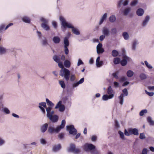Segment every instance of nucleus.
<instances>
[{
  "instance_id": "1",
  "label": "nucleus",
  "mask_w": 154,
  "mask_h": 154,
  "mask_svg": "<svg viewBox=\"0 0 154 154\" xmlns=\"http://www.w3.org/2000/svg\"><path fill=\"white\" fill-rule=\"evenodd\" d=\"M60 20L61 22L62 26L63 27L64 29H65L66 27L72 29V31L73 33L76 35H79L80 33L79 30L75 28H74V27L70 23H69L66 21L65 19L62 17H60Z\"/></svg>"
},
{
  "instance_id": "2",
  "label": "nucleus",
  "mask_w": 154,
  "mask_h": 154,
  "mask_svg": "<svg viewBox=\"0 0 154 154\" xmlns=\"http://www.w3.org/2000/svg\"><path fill=\"white\" fill-rule=\"evenodd\" d=\"M96 147L91 143H86L84 146V150L86 152L90 151L91 154H100V152L95 149Z\"/></svg>"
},
{
  "instance_id": "3",
  "label": "nucleus",
  "mask_w": 154,
  "mask_h": 154,
  "mask_svg": "<svg viewBox=\"0 0 154 154\" xmlns=\"http://www.w3.org/2000/svg\"><path fill=\"white\" fill-rule=\"evenodd\" d=\"M70 71L68 69L64 68L60 71V75L63 77L65 80L68 81L69 79Z\"/></svg>"
},
{
  "instance_id": "4",
  "label": "nucleus",
  "mask_w": 154,
  "mask_h": 154,
  "mask_svg": "<svg viewBox=\"0 0 154 154\" xmlns=\"http://www.w3.org/2000/svg\"><path fill=\"white\" fill-rule=\"evenodd\" d=\"M60 131L57 126L55 128L53 125H50L48 127L47 131L48 133L52 134L54 133H57Z\"/></svg>"
},
{
  "instance_id": "5",
  "label": "nucleus",
  "mask_w": 154,
  "mask_h": 154,
  "mask_svg": "<svg viewBox=\"0 0 154 154\" xmlns=\"http://www.w3.org/2000/svg\"><path fill=\"white\" fill-rule=\"evenodd\" d=\"M63 42L64 44L65 54L66 55H67L69 52L68 47L69 45V42L68 38L67 37H66L64 38Z\"/></svg>"
},
{
  "instance_id": "6",
  "label": "nucleus",
  "mask_w": 154,
  "mask_h": 154,
  "mask_svg": "<svg viewBox=\"0 0 154 154\" xmlns=\"http://www.w3.org/2000/svg\"><path fill=\"white\" fill-rule=\"evenodd\" d=\"M67 129L69 131L70 134L75 135L77 133V130L74 128L73 125L66 126Z\"/></svg>"
},
{
  "instance_id": "7",
  "label": "nucleus",
  "mask_w": 154,
  "mask_h": 154,
  "mask_svg": "<svg viewBox=\"0 0 154 154\" xmlns=\"http://www.w3.org/2000/svg\"><path fill=\"white\" fill-rule=\"evenodd\" d=\"M67 129L69 131L70 134L75 135L77 133V130L74 128L73 125L66 126Z\"/></svg>"
},
{
  "instance_id": "8",
  "label": "nucleus",
  "mask_w": 154,
  "mask_h": 154,
  "mask_svg": "<svg viewBox=\"0 0 154 154\" xmlns=\"http://www.w3.org/2000/svg\"><path fill=\"white\" fill-rule=\"evenodd\" d=\"M123 59L121 61H120V63L122 66H124L127 64V61H130L131 59L125 55H123Z\"/></svg>"
},
{
  "instance_id": "9",
  "label": "nucleus",
  "mask_w": 154,
  "mask_h": 154,
  "mask_svg": "<svg viewBox=\"0 0 154 154\" xmlns=\"http://www.w3.org/2000/svg\"><path fill=\"white\" fill-rule=\"evenodd\" d=\"M128 0H119L117 2V6L118 8H120L122 5L124 6H126L128 4Z\"/></svg>"
},
{
  "instance_id": "10",
  "label": "nucleus",
  "mask_w": 154,
  "mask_h": 154,
  "mask_svg": "<svg viewBox=\"0 0 154 154\" xmlns=\"http://www.w3.org/2000/svg\"><path fill=\"white\" fill-rule=\"evenodd\" d=\"M48 118L53 123H56L59 120L58 116L56 115H54L53 116H51Z\"/></svg>"
},
{
  "instance_id": "11",
  "label": "nucleus",
  "mask_w": 154,
  "mask_h": 154,
  "mask_svg": "<svg viewBox=\"0 0 154 154\" xmlns=\"http://www.w3.org/2000/svg\"><path fill=\"white\" fill-rule=\"evenodd\" d=\"M102 44L99 43L97 46V54H102L103 53L104 51L102 48Z\"/></svg>"
},
{
  "instance_id": "12",
  "label": "nucleus",
  "mask_w": 154,
  "mask_h": 154,
  "mask_svg": "<svg viewBox=\"0 0 154 154\" xmlns=\"http://www.w3.org/2000/svg\"><path fill=\"white\" fill-rule=\"evenodd\" d=\"M150 19V17L149 16H146L144 19L143 20L142 23V26L143 27H145L146 26L149 21Z\"/></svg>"
},
{
  "instance_id": "13",
  "label": "nucleus",
  "mask_w": 154,
  "mask_h": 154,
  "mask_svg": "<svg viewBox=\"0 0 154 154\" xmlns=\"http://www.w3.org/2000/svg\"><path fill=\"white\" fill-rule=\"evenodd\" d=\"M102 32L103 35L106 36H108L109 35V30L108 28L104 27L103 28Z\"/></svg>"
},
{
  "instance_id": "14",
  "label": "nucleus",
  "mask_w": 154,
  "mask_h": 154,
  "mask_svg": "<svg viewBox=\"0 0 154 154\" xmlns=\"http://www.w3.org/2000/svg\"><path fill=\"white\" fill-rule=\"evenodd\" d=\"M128 132L131 134H133L137 136L139 135L138 130L136 128L130 129L128 130Z\"/></svg>"
},
{
  "instance_id": "15",
  "label": "nucleus",
  "mask_w": 154,
  "mask_h": 154,
  "mask_svg": "<svg viewBox=\"0 0 154 154\" xmlns=\"http://www.w3.org/2000/svg\"><path fill=\"white\" fill-rule=\"evenodd\" d=\"M41 44L42 46L44 47L46 46L49 45L46 38L45 37H43L41 40Z\"/></svg>"
},
{
  "instance_id": "16",
  "label": "nucleus",
  "mask_w": 154,
  "mask_h": 154,
  "mask_svg": "<svg viewBox=\"0 0 154 154\" xmlns=\"http://www.w3.org/2000/svg\"><path fill=\"white\" fill-rule=\"evenodd\" d=\"M144 10L141 8H138L136 11L137 15L139 16H142L144 14Z\"/></svg>"
},
{
  "instance_id": "17",
  "label": "nucleus",
  "mask_w": 154,
  "mask_h": 154,
  "mask_svg": "<svg viewBox=\"0 0 154 154\" xmlns=\"http://www.w3.org/2000/svg\"><path fill=\"white\" fill-rule=\"evenodd\" d=\"M48 124L47 123L43 125L41 127V131L43 133L45 132L48 128Z\"/></svg>"
},
{
  "instance_id": "18",
  "label": "nucleus",
  "mask_w": 154,
  "mask_h": 154,
  "mask_svg": "<svg viewBox=\"0 0 154 154\" xmlns=\"http://www.w3.org/2000/svg\"><path fill=\"white\" fill-rule=\"evenodd\" d=\"M114 97V94H111L108 95L107 94H105L103 96L102 99L104 100H107L109 99H112Z\"/></svg>"
},
{
  "instance_id": "19",
  "label": "nucleus",
  "mask_w": 154,
  "mask_h": 154,
  "mask_svg": "<svg viewBox=\"0 0 154 154\" xmlns=\"http://www.w3.org/2000/svg\"><path fill=\"white\" fill-rule=\"evenodd\" d=\"M61 148V145L58 144L57 145H55L53 146L52 150L54 152H56L60 150Z\"/></svg>"
},
{
  "instance_id": "20",
  "label": "nucleus",
  "mask_w": 154,
  "mask_h": 154,
  "mask_svg": "<svg viewBox=\"0 0 154 154\" xmlns=\"http://www.w3.org/2000/svg\"><path fill=\"white\" fill-rule=\"evenodd\" d=\"M107 14L106 13H105L103 16L101 17L100 20L99 24L100 25L104 21L106 20L107 17Z\"/></svg>"
},
{
  "instance_id": "21",
  "label": "nucleus",
  "mask_w": 154,
  "mask_h": 154,
  "mask_svg": "<svg viewBox=\"0 0 154 154\" xmlns=\"http://www.w3.org/2000/svg\"><path fill=\"white\" fill-rule=\"evenodd\" d=\"M52 40L54 43L55 44H59L60 41V38L57 36H54L52 39Z\"/></svg>"
},
{
  "instance_id": "22",
  "label": "nucleus",
  "mask_w": 154,
  "mask_h": 154,
  "mask_svg": "<svg viewBox=\"0 0 154 154\" xmlns=\"http://www.w3.org/2000/svg\"><path fill=\"white\" fill-rule=\"evenodd\" d=\"M66 124V121L65 119H63L61 122V123L60 125H58L57 126L60 131V130L63 128L65 127Z\"/></svg>"
},
{
  "instance_id": "23",
  "label": "nucleus",
  "mask_w": 154,
  "mask_h": 154,
  "mask_svg": "<svg viewBox=\"0 0 154 154\" xmlns=\"http://www.w3.org/2000/svg\"><path fill=\"white\" fill-rule=\"evenodd\" d=\"M131 8L130 7L127 8L123 11V14L124 16H127L130 12Z\"/></svg>"
},
{
  "instance_id": "24",
  "label": "nucleus",
  "mask_w": 154,
  "mask_h": 154,
  "mask_svg": "<svg viewBox=\"0 0 154 154\" xmlns=\"http://www.w3.org/2000/svg\"><path fill=\"white\" fill-rule=\"evenodd\" d=\"M47 23H42L41 25L42 28L46 31L50 29L49 27L47 25Z\"/></svg>"
},
{
  "instance_id": "25",
  "label": "nucleus",
  "mask_w": 154,
  "mask_h": 154,
  "mask_svg": "<svg viewBox=\"0 0 154 154\" xmlns=\"http://www.w3.org/2000/svg\"><path fill=\"white\" fill-rule=\"evenodd\" d=\"M22 20L24 22L26 23H29L30 22V19L26 16H23L22 18Z\"/></svg>"
},
{
  "instance_id": "26",
  "label": "nucleus",
  "mask_w": 154,
  "mask_h": 154,
  "mask_svg": "<svg viewBox=\"0 0 154 154\" xmlns=\"http://www.w3.org/2000/svg\"><path fill=\"white\" fill-rule=\"evenodd\" d=\"M124 94H122L119 97V103L121 105H122L123 104L124 100Z\"/></svg>"
},
{
  "instance_id": "27",
  "label": "nucleus",
  "mask_w": 154,
  "mask_h": 154,
  "mask_svg": "<svg viewBox=\"0 0 154 154\" xmlns=\"http://www.w3.org/2000/svg\"><path fill=\"white\" fill-rule=\"evenodd\" d=\"M122 36H123L124 39L125 40H128L129 38V35L128 33L126 32H125L122 33Z\"/></svg>"
},
{
  "instance_id": "28",
  "label": "nucleus",
  "mask_w": 154,
  "mask_h": 154,
  "mask_svg": "<svg viewBox=\"0 0 154 154\" xmlns=\"http://www.w3.org/2000/svg\"><path fill=\"white\" fill-rule=\"evenodd\" d=\"M65 66L66 68H69L70 66L71 63L68 60H65L64 62Z\"/></svg>"
},
{
  "instance_id": "29",
  "label": "nucleus",
  "mask_w": 154,
  "mask_h": 154,
  "mask_svg": "<svg viewBox=\"0 0 154 154\" xmlns=\"http://www.w3.org/2000/svg\"><path fill=\"white\" fill-rule=\"evenodd\" d=\"M75 149V146L74 144H71L70 145V148L67 149L68 152H73Z\"/></svg>"
},
{
  "instance_id": "30",
  "label": "nucleus",
  "mask_w": 154,
  "mask_h": 154,
  "mask_svg": "<svg viewBox=\"0 0 154 154\" xmlns=\"http://www.w3.org/2000/svg\"><path fill=\"white\" fill-rule=\"evenodd\" d=\"M53 60L56 63H59L60 61V57L57 55H54L53 57Z\"/></svg>"
},
{
  "instance_id": "31",
  "label": "nucleus",
  "mask_w": 154,
  "mask_h": 154,
  "mask_svg": "<svg viewBox=\"0 0 154 154\" xmlns=\"http://www.w3.org/2000/svg\"><path fill=\"white\" fill-rule=\"evenodd\" d=\"M109 21L111 23H114V22L116 20V18L115 16V15H112L109 18Z\"/></svg>"
},
{
  "instance_id": "32",
  "label": "nucleus",
  "mask_w": 154,
  "mask_h": 154,
  "mask_svg": "<svg viewBox=\"0 0 154 154\" xmlns=\"http://www.w3.org/2000/svg\"><path fill=\"white\" fill-rule=\"evenodd\" d=\"M134 72L131 70H128L126 73L127 76L128 77H131L134 75Z\"/></svg>"
},
{
  "instance_id": "33",
  "label": "nucleus",
  "mask_w": 154,
  "mask_h": 154,
  "mask_svg": "<svg viewBox=\"0 0 154 154\" xmlns=\"http://www.w3.org/2000/svg\"><path fill=\"white\" fill-rule=\"evenodd\" d=\"M46 101L47 105L51 107H53L54 106V104L48 98L46 99Z\"/></svg>"
},
{
  "instance_id": "34",
  "label": "nucleus",
  "mask_w": 154,
  "mask_h": 154,
  "mask_svg": "<svg viewBox=\"0 0 154 154\" xmlns=\"http://www.w3.org/2000/svg\"><path fill=\"white\" fill-rule=\"evenodd\" d=\"M138 44V42L137 40H134V41L132 46V49L133 50H135L136 49V45Z\"/></svg>"
},
{
  "instance_id": "35",
  "label": "nucleus",
  "mask_w": 154,
  "mask_h": 154,
  "mask_svg": "<svg viewBox=\"0 0 154 154\" xmlns=\"http://www.w3.org/2000/svg\"><path fill=\"white\" fill-rule=\"evenodd\" d=\"M6 49L3 47L0 46V54H2L5 53Z\"/></svg>"
},
{
  "instance_id": "36",
  "label": "nucleus",
  "mask_w": 154,
  "mask_h": 154,
  "mask_svg": "<svg viewBox=\"0 0 154 154\" xmlns=\"http://www.w3.org/2000/svg\"><path fill=\"white\" fill-rule=\"evenodd\" d=\"M139 77L141 80H143L146 79L147 76L146 74L142 73L140 75Z\"/></svg>"
},
{
  "instance_id": "37",
  "label": "nucleus",
  "mask_w": 154,
  "mask_h": 154,
  "mask_svg": "<svg viewBox=\"0 0 154 154\" xmlns=\"http://www.w3.org/2000/svg\"><path fill=\"white\" fill-rule=\"evenodd\" d=\"M59 84L60 85L61 87L63 89L65 88L66 85L65 82L63 81H59Z\"/></svg>"
},
{
  "instance_id": "38",
  "label": "nucleus",
  "mask_w": 154,
  "mask_h": 154,
  "mask_svg": "<svg viewBox=\"0 0 154 154\" xmlns=\"http://www.w3.org/2000/svg\"><path fill=\"white\" fill-rule=\"evenodd\" d=\"M113 91L111 86H109L107 89V93L109 95L111 94H114L113 93Z\"/></svg>"
},
{
  "instance_id": "39",
  "label": "nucleus",
  "mask_w": 154,
  "mask_h": 154,
  "mask_svg": "<svg viewBox=\"0 0 154 154\" xmlns=\"http://www.w3.org/2000/svg\"><path fill=\"white\" fill-rule=\"evenodd\" d=\"M112 55L114 57H116L119 55V52L117 51L114 50L112 52Z\"/></svg>"
},
{
  "instance_id": "40",
  "label": "nucleus",
  "mask_w": 154,
  "mask_h": 154,
  "mask_svg": "<svg viewBox=\"0 0 154 154\" xmlns=\"http://www.w3.org/2000/svg\"><path fill=\"white\" fill-rule=\"evenodd\" d=\"M121 60L119 58L117 57L114 59L113 62L115 64H117L120 63Z\"/></svg>"
},
{
  "instance_id": "41",
  "label": "nucleus",
  "mask_w": 154,
  "mask_h": 154,
  "mask_svg": "<svg viewBox=\"0 0 154 154\" xmlns=\"http://www.w3.org/2000/svg\"><path fill=\"white\" fill-rule=\"evenodd\" d=\"M147 121L150 125H154V121L152 120L151 118L150 117H148L147 118Z\"/></svg>"
},
{
  "instance_id": "42",
  "label": "nucleus",
  "mask_w": 154,
  "mask_h": 154,
  "mask_svg": "<svg viewBox=\"0 0 154 154\" xmlns=\"http://www.w3.org/2000/svg\"><path fill=\"white\" fill-rule=\"evenodd\" d=\"M70 80L71 82H74L76 79V77L74 74L71 75L69 77Z\"/></svg>"
},
{
  "instance_id": "43",
  "label": "nucleus",
  "mask_w": 154,
  "mask_h": 154,
  "mask_svg": "<svg viewBox=\"0 0 154 154\" xmlns=\"http://www.w3.org/2000/svg\"><path fill=\"white\" fill-rule=\"evenodd\" d=\"M117 31L116 28H113L111 30V33L112 35H115L117 33Z\"/></svg>"
},
{
  "instance_id": "44",
  "label": "nucleus",
  "mask_w": 154,
  "mask_h": 154,
  "mask_svg": "<svg viewBox=\"0 0 154 154\" xmlns=\"http://www.w3.org/2000/svg\"><path fill=\"white\" fill-rule=\"evenodd\" d=\"M144 63L146 66L149 69H152V66L150 64H149L147 61H144Z\"/></svg>"
},
{
  "instance_id": "45",
  "label": "nucleus",
  "mask_w": 154,
  "mask_h": 154,
  "mask_svg": "<svg viewBox=\"0 0 154 154\" xmlns=\"http://www.w3.org/2000/svg\"><path fill=\"white\" fill-rule=\"evenodd\" d=\"M147 112V109H145L142 110L140 112V115L141 116H143L144 113H146Z\"/></svg>"
},
{
  "instance_id": "46",
  "label": "nucleus",
  "mask_w": 154,
  "mask_h": 154,
  "mask_svg": "<svg viewBox=\"0 0 154 154\" xmlns=\"http://www.w3.org/2000/svg\"><path fill=\"white\" fill-rule=\"evenodd\" d=\"M122 92L124 94V97L128 95V90L126 88H125L122 90Z\"/></svg>"
},
{
  "instance_id": "47",
  "label": "nucleus",
  "mask_w": 154,
  "mask_h": 154,
  "mask_svg": "<svg viewBox=\"0 0 154 154\" xmlns=\"http://www.w3.org/2000/svg\"><path fill=\"white\" fill-rule=\"evenodd\" d=\"M138 2L137 0H134L132 1L131 3V5L132 6H134L136 5L138 3Z\"/></svg>"
},
{
  "instance_id": "48",
  "label": "nucleus",
  "mask_w": 154,
  "mask_h": 154,
  "mask_svg": "<svg viewBox=\"0 0 154 154\" xmlns=\"http://www.w3.org/2000/svg\"><path fill=\"white\" fill-rule=\"evenodd\" d=\"M118 133L119 134L121 138L122 139H124L125 136L124 135V133L120 131H119Z\"/></svg>"
},
{
  "instance_id": "49",
  "label": "nucleus",
  "mask_w": 154,
  "mask_h": 154,
  "mask_svg": "<svg viewBox=\"0 0 154 154\" xmlns=\"http://www.w3.org/2000/svg\"><path fill=\"white\" fill-rule=\"evenodd\" d=\"M62 105V101L60 100L57 103V105L55 107V109H57L59 108Z\"/></svg>"
},
{
  "instance_id": "50",
  "label": "nucleus",
  "mask_w": 154,
  "mask_h": 154,
  "mask_svg": "<svg viewBox=\"0 0 154 154\" xmlns=\"http://www.w3.org/2000/svg\"><path fill=\"white\" fill-rule=\"evenodd\" d=\"M65 109V107L63 105H62L59 108V111L60 112H62L64 111Z\"/></svg>"
},
{
  "instance_id": "51",
  "label": "nucleus",
  "mask_w": 154,
  "mask_h": 154,
  "mask_svg": "<svg viewBox=\"0 0 154 154\" xmlns=\"http://www.w3.org/2000/svg\"><path fill=\"white\" fill-rule=\"evenodd\" d=\"M139 138L141 139H143L146 138L144 134L143 133H141L140 134Z\"/></svg>"
},
{
  "instance_id": "52",
  "label": "nucleus",
  "mask_w": 154,
  "mask_h": 154,
  "mask_svg": "<svg viewBox=\"0 0 154 154\" xmlns=\"http://www.w3.org/2000/svg\"><path fill=\"white\" fill-rule=\"evenodd\" d=\"M5 141L4 139L0 137V146H2L5 144Z\"/></svg>"
},
{
  "instance_id": "53",
  "label": "nucleus",
  "mask_w": 154,
  "mask_h": 154,
  "mask_svg": "<svg viewBox=\"0 0 154 154\" xmlns=\"http://www.w3.org/2000/svg\"><path fill=\"white\" fill-rule=\"evenodd\" d=\"M3 111L6 114H9L10 113V111L7 108H3Z\"/></svg>"
},
{
  "instance_id": "54",
  "label": "nucleus",
  "mask_w": 154,
  "mask_h": 154,
  "mask_svg": "<svg viewBox=\"0 0 154 154\" xmlns=\"http://www.w3.org/2000/svg\"><path fill=\"white\" fill-rule=\"evenodd\" d=\"M145 92L146 94L150 97L152 96L154 94V93L153 92H148L146 90H145Z\"/></svg>"
},
{
  "instance_id": "55",
  "label": "nucleus",
  "mask_w": 154,
  "mask_h": 154,
  "mask_svg": "<svg viewBox=\"0 0 154 154\" xmlns=\"http://www.w3.org/2000/svg\"><path fill=\"white\" fill-rule=\"evenodd\" d=\"M103 61H102L97 62V63H96V65L98 67H100L101 66L103 65Z\"/></svg>"
},
{
  "instance_id": "56",
  "label": "nucleus",
  "mask_w": 154,
  "mask_h": 154,
  "mask_svg": "<svg viewBox=\"0 0 154 154\" xmlns=\"http://www.w3.org/2000/svg\"><path fill=\"white\" fill-rule=\"evenodd\" d=\"M52 107H50L46 108V110L47 112V116L49 115L48 114L50 112V111L52 109Z\"/></svg>"
},
{
  "instance_id": "57",
  "label": "nucleus",
  "mask_w": 154,
  "mask_h": 154,
  "mask_svg": "<svg viewBox=\"0 0 154 154\" xmlns=\"http://www.w3.org/2000/svg\"><path fill=\"white\" fill-rule=\"evenodd\" d=\"M64 136V134L63 133H60L58 135V137L60 140L62 139Z\"/></svg>"
},
{
  "instance_id": "58",
  "label": "nucleus",
  "mask_w": 154,
  "mask_h": 154,
  "mask_svg": "<svg viewBox=\"0 0 154 154\" xmlns=\"http://www.w3.org/2000/svg\"><path fill=\"white\" fill-rule=\"evenodd\" d=\"M127 80V78L125 76H123L122 77L120 78V82H123L124 81H125Z\"/></svg>"
},
{
  "instance_id": "59",
  "label": "nucleus",
  "mask_w": 154,
  "mask_h": 154,
  "mask_svg": "<svg viewBox=\"0 0 154 154\" xmlns=\"http://www.w3.org/2000/svg\"><path fill=\"white\" fill-rule=\"evenodd\" d=\"M118 72H117L116 73H113L112 74V75L113 76L114 78H115L116 79H118L119 78V77L118 76Z\"/></svg>"
},
{
  "instance_id": "60",
  "label": "nucleus",
  "mask_w": 154,
  "mask_h": 154,
  "mask_svg": "<svg viewBox=\"0 0 154 154\" xmlns=\"http://www.w3.org/2000/svg\"><path fill=\"white\" fill-rule=\"evenodd\" d=\"M39 105L40 106H42L45 108H46V103L45 102H42L41 103H39Z\"/></svg>"
},
{
  "instance_id": "61",
  "label": "nucleus",
  "mask_w": 154,
  "mask_h": 154,
  "mask_svg": "<svg viewBox=\"0 0 154 154\" xmlns=\"http://www.w3.org/2000/svg\"><path fill=\"white\" fill-rule=\"evenodd\" d=\"M41 20L42 21L44 22V23H48V20L45 19L43 17H42L41 18Z\"/></svg>"
},
{
  "instance_id": "62",
  "label": "nucleus",
  "mask_w": 154,
  "mask_h": 154,
  "mask_svg": "<svg viewBox=\"0 0 154 154\" xmlns=\"http://www.w3.org/2000/svg\"><path fill=\"white\" fill-rule=\"evenodd\" d=\"M79 85L78 82H74L72 85L73 88L77 87Z\"/></svg>"
},
{
  "instance_id": "63",
  "label": "nucleus",
  "mask_w": 154,
  "mask_h": 154,
  "mask_svg": "<svg viewBox=\"0 0 154 154\" xmlns=\"http://www.w3.org/2000/svg\"><path fill=\"white\" fill-rule=\"evenodd\" d=\"M40 143L41 144L44 145L46 143V142L44 139H40Z\"/></svg>"
},
{
  "instance_id": "64",
  "label": "nucleus",
  "mask_w": 154,
  "mask_h": 154,
  "mask_svg": "<svg viewBox=\"0 0 154 154\" xmlns=\"http://www.w3.org/2000/svg\"><path fill=\"white\" fill-rule=\"evenodd\" d=\"M147 150L146 148H144L142 151V154H147Z\"/></svg>"
}]
</instances>
